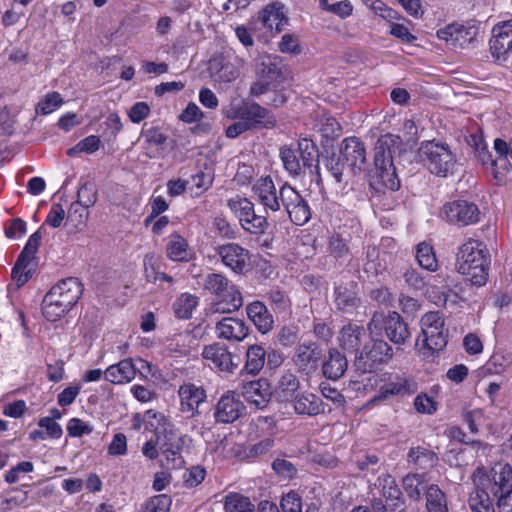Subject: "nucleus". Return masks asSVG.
I'll return each mask as SVG.
<instances>
[{
    "instance_id": "1",
    "label": "nucleus",
    "mask_w": 512,
    "mask_h": 512,
    "mask_svg": "<svg viewBox=\"0 0 512 512\" xmlns=\"http://www.w3.org/2000/svg\"><path fill=\"white\" fill-rule=\"evenodd\" d=\"M402 139L398 135L385 134L381 136L374 148L375 175L370 186L378 191L381 188L396 191L400 187L393 163V157L401 153Z\"/></svg>"
},
{
    "instance_id": "2",
    "label": "nucleus",
    "mask_w": 512,
    "mask_h": 512,
    "mask_svg": "<svg viewBox=\"0 0 512 512\" xmlns=\"http://www.w3.org/2000/svg\"><path fill=\"white\" fill-rule=\"evenodd\" d=\"M472 479L475 487L484 490L496 500L500 512H512V467L508 464H496L488 472L478 467Z\"/></svg>"
},
{
    "instance_id": "3",
    "label": "nucleus",
    "mask_w": 512,
    "mask_h": 512,
    "mask_svg": "<svg viewBox=\"0 0 512 512\" xmlns=\"http://www.w3.org/2000/svg\"><path fill=\"white\" fill-rule=\"evenodd\" d=\"M490 253L486 245L474 239L464 243L457 253L456 267L471 286H484L488 280Z\"/></svg>"
},
{
    "instance_id": "4",
    "label": "nucleus",
    "mask_w": 512,
    "mask_h": 512,
    "mask_svg": "<svg viewBox=\"0 0 512 512\" xmlns=\"http://www.w3.org/2000/svg\"><path fill=\"white\" fill-rule=\"evenodd\" d=\"M279 156L286 171L297 176L302 174L305 168L312 167L314 162L318 161L319 152L312 140L302 138L298 141L297 147L292 145L282 146Z\"/></svg>"
},
{
    "instance_id": "5",
    "label": "nucleus",
    "mask_w": 512,
    "mask_h": 512,
    "mask_svg": "<svg viewBox=\"0 0 512 512\" xmlns=\"http://www.w3.org/2000/svg\"><path fill=\"white\" fill-rule=\"evenodd\" d=\"M370 336H381L384 331L386 337L396 345L405 344L411 337L408 324L402 316L393 311L387 315L375 312L367 324Z\"/></svg>"
},
{
    "instance_id": "6",
    "label": "nucleus",
    "mask_w": 512,
    "mask_h": 512,
    "mask_svg": "<svg viewBox=\"0 0 512 512\" xmlns=\"http://www.w3.org/2000/svg\"><path fill=\"white\" fill-rule=\"evenodd\" d=\"M419 156L431 173L446 176L455 166V156L449 146L443 143L427 141L421 144Z\"/></svg>"
},
{
    "instance_id": "7",
    "label": "nucleus",
    "mask_w": 512,
    "mask_h": 512,
    "mask_svg": "<svg viewBox=\"0 0 512 512\" xmlns=\"http://www.w3.org/2000/svg\"><path fill=\"white\" fill-rule=\"evenodd\" d=\"M203 287L205 290H208L210 293L229 299L226 301L227 307H224V302H218L215 304V310L217 312L221 311L223 313L233 312L238 310L243 305V298L240 291L234 285H229V280L222 274L219 273H210L208 274L203 283Z\"/></svg>"
},
{
    "instance_id": "8",
    "label": "nucleus",
    "mask_w": 512,
    "mask_h": 512,
    "mask_svg": "<svg viewBox=\"0 0 512 512\" xmlns=\"http://www.w3.org/2000/svg\"><path fill=\"white\" fill-rule=\"evenodd\" d=\"M379 336H371L370 343L356 355L354 365L361 373L371 372L375 365L388 363L393 357L392 347Z\"/></svg>"
},
{
    "instance_id": "9",
    "label": "nucleus",
    "mask_w": 512,
    "mask_h": 512,
    "mask_svg": "<svg viewBox=\"0 0 512 512\" xmlns=\"http://www.w3.org/2000/svg\"><path fill=\"white\" fill-rule=\"evenodd\" d=\"M423 347L432 351H440L447 344L448 333L444 328V318L438 311L424 314L420 320Z\"/></svg>"
},
{
    "instance_id": "10",
    "label": "nucleus",
    "mask_w": 512,
    "mask_h": 512,
    "mask_svg": "<svg viewBox=\"0 0 512 512\" xmlns=\"http://www.w3.org/2000/svg\"><path fill=\"white\" fill-rule=\"evenodd\" d=\"M280 200L289 219L295 225L302 226L311 219L308 202L287 183L280 187Z\"/></svg>"
},
{
    "instance_id": "11",
    "label": "nucleus",
    "mask_w": 512,
    "mask_h": 512,
    "mask_svg": "<svg viewBox=\"0 0 512 512\" xmlns=\"http://www.w3.org/2000/svg\"><path fill=\"white\" fill-rule=\"evenodd\" d=\"M231 118H238L251 124V129L254 127L272 128L275 126V117L264 107L255 102L241 101L237 104H232Z\"/></svg>"
},
{
    "instance_id": "12",
    "label": "nucleus",
    "mask_w": 512,
    "mask_h": 512,
    "mask_svg": "<svg viewBox=\"0 0 512 512\" xmlns=\"http://www.w3.org/2000/svg\"><path fill=\"white\" fill-rule=\"evenodd\" d=\"M478 28L470 23H451L437 31V37L452 49H465L476 42Z\"/></svg>"
},
{
    "instance_id": "13",
    "label": "nucleus",
    "mask_w": 512,
    "mask_h": 512,
    "mask_svg": "<svg viewBox=\"0 0 512 512\" xmlns=\"http://www.w3.org/2000/svg\"><path fill=\"white\" fill-rule=\"evenodd\" d=\"M341 159L346 161L350 175H357L366 170V149L364 143L357 137L345 138L341 145Z\"/></svg>"
},
{
    "instance_id": "14",
    "label": "nucleus",
    "mask_w": 512,
    "mask_h": 512,
    "mask_svg": "<svg viewBox=\"0 0 512 512\" xmlns=\"http://www.w3.org/2000/svg\"><path fill=\"white\" fill-rule=\"evenodd\" d=\"M443 214L448 221L459 226L474 224L480 220L478 206L466 200H456L443 206Z\"/></svg>"
},
{
    "instance_id": "15",
    "label": "nucleus",
    "mask_w": 512,
    "mask_h": 512,
    "mask_svg": "<svg viewBox=\"0 0 512 512\" xmlns=\"http://www.w3.org/2000/svg\"><path fill=\"white\" fill-rule=\"evenodd\" d=\"M333 304L342 313H352L361 305L358 284L354 281H339L335 283Z\"/></svg>"
},
{
    "instance_id": "16",
    "label": "nucleus",
    "mask_w": 512,
    "mask_h": 512,
    "mask_svg": "<svg viewBox=\"0 0 512 512\" xmlns=\"http://www.w3.org/2000/svg\"><path fill=\"white\" fill-rule=\"evenodd\" d=\"M321 358L322 350L319 344L310 341L295 348L292 361L299 372L309 375L316 371Z\"/></svg>"
},
{
    "instance_id": "17",
    "label": "nucleus",
    "mask_w": 512,
    "mask_h": 512,
    "mask_svg": "<svg viewBox=\"0 0 512 512\" xmlns=\"http://www.w3.org/2000/svg\"><path fill=\"white\" fill-rule=\"evenodd\" d=\"M222 263L235 273H244L249 267V251L237 243H227L217 247Z\"/></svg>"
},
{
    "instance_id": "18",
    "label": "nucleus",
    "mask_w": 512,
    "mask_h": 512,
    "mask_svg": "<svg viewBox=\"0 0 512 512\" xmlns=\"http://www.w3.org/2000/svg\"><path fill=\"white\" fill-rule=\"evenodd\" d=\"M202 357L210 361L220 371L233 373L240 364V358L233 355L226 346L213 343L204 347Z\"/></svg>"
},
{
    "instance_id": "19",
    "label": "nucleus",
    "mask_w": 512,
    "mask_h": 512,
    "mask_svg": "<svg viewBox=\"0 0 512 512\" xmlns=\"http://www.w3.org/2000/svg\"><path fill=\"white\" fill-rule=\"evenodd\" d=\"M178 396L180 399V410L188 418L199 414L198 408L207 398L204 388L191 382L183 383L179 387Z\"/></svg>"
},
{
    "instance_id": "20",
    "label": "nucleus",
    "mask_w": 512,
    "mask_h": 512,
    "mask_svg": "<svg viewBox=\"0 0 512 512\" xmlns=\"http://www.w3.org/2000/svg\"><path fill=\"white\" fill-rule=\"evenodd\" d=\"M245 406L233 391H227L218 400L214 417L219 423H233L244 412Z\"/></svg>"
},
{
    "instance_id": "21",
    "label": "nucleus",
    "mask_w": 512,
    "mask_h": 512,
    "mask_svg": "<svg viewBox=\"0 0 512 512\" xmlns=\"http://www.w3.org/2000/svg\"><path fill=\"white\" fill-rule=\"evenodd\" d=\"M490 50L492 56L497 59H506L507 55L512 52V19L494 26L490 39Z\"/></svg>"
},
{
    "instance_id": "22",
    "label": "nucleus",
    "mask_w": 512,
    "mask_h": 512,
    "mask_svg": "<svg viewBox=\"0 0 512 512\" xmlns=\"http://www.w3.org/2000/svg\"><path fill=\"white\" fill-rule=\"evenodd\" d=\"M55 298L71 309L83 293V285L76 277H68L59 281L49 290Z\"/></svg>"
},
{
    "instance_id": "23",
    "label": "nucleus",
    "mask_w": 512,
    "mask_h": 512,
    "mask_svg": "<svg viewBox=\"0 0 512 512\" xmlns=\"http://www.w3.org/2000/svg\"><path fill=\"white\" fill-rule=\"evenodd\" d=\"M257 200L264 206L266 211L278 212L282 206L280 190L277 191L273 180L270 177L261 178L253 186Z\"/></svg>"
},
{
    "instance_id": "24",
    "label": "nucleus",
    "mask_w": 512,
    "mask_h": 512,
    "mask_svg": "<svg viewBox=\"0 0 512 512\" xmlns=\"http://www.w3.org/2000/svg\"><path fill=\"white\" fill-rule=\"evenodd\" d=\"M416 390L417 385L412 379L396 376L379 388L378 393L373 397L372 401L385 400L396 395H411L415 393Z\"/></svg>"
},
{
    "instance_id": "25",
    "label": "nucleus",
    "mask_w": 512,
    "mask_h": 512,
    "mask_svg": "<svg viewBox=\"0 0 512 512\" xmlns=\"http://www.w3.org/2000/svg\"><path fill=\"white\" fill-rule=\"evenodd\" d=\"M244 398L257 409H264L271 400V391L266 380L250 381L243 385Z\"/></svg>"
},
{
    "instance_id": "26",
    "label": "nucleus",
    "mask_w": 512,
    "mask_h": 512,
    "mask_svg": "<svg viewBox=\"0 0 512 512\" xmlns=\"http://www.w3.org/2000/svg\"><path fill=\"white\" fill-rule=\"evenodd\" d=\"M215 330L218 338L230 341H242L249 332L243 320L233 317H224L218 321Z\"/></svg>"
},
{
    "instance_id": "27",
    "label": "nucleus",
    "mask_w": 512,
    "mask_h": 512,
    "mask_svg": "<svg viewBox=\"0 0 512 512\" xmlns=\"http://www.w3.org/2000/svg\"><path fill=\"white\" fill-rule=\"evenodd\" d=\"M138 369L135 367L131 358H126L119 361L117 364L110 365L104 371L105 380L115 385H121L131 382Z\"/></svg>"
},
{
    "instance_id": "28",
    "label": "nucleus",
    "mask_w": 512,
    "mask_h": 512,
    "mask_svg": "<svg viewBox=\"0 0 512 512\" xmlns=\"http://www.w3.org/2000/svg\"><path fill=\"white\" fill-rule=\"evenodd\" d=\"M291 401L298 415L316 416L325 412V403L320 397L310 392L297 393Z\"/></svg>"
},
{
    "instance_id": "29",
    "label": "nucleus",
    "mask_w": 512,
    "mask_h": 512,
    "mask_svg": "<svg viewBox=\"0 0 512 512\" xmlns=\"http://www.w3.org/2000/svg\"><path fill=\"white\" fill-rule=\"evenodd\" d=\"M375 485L381 487L382 496L386 499L387 505L391 507L392 511H404L402 493L392 476L389 474L379 476Z\"/></svg>"
},
{
    "instance_id": "30",
    "label": "nucleus",
    "mask_w": 512,
    "mask_h": 512,
    "mask_svg": "<svg viewBox=\"0 0 512 512\" xmlns=\"http://www.w3.org/2000/svg\"><path fill=\"white\" fill-rule=\"evenodd\" d=\"M246 313L257 330L262 334H266L272 330L274 319L263 302L254 301L249 303L246 306Z\"/></svg>"
},
{
    "instance_id": "31",
    "label": "nucleus",
    "mask_w": 512,
    "mask_h": 512,
    "mask_svg": "<svg viewBox=\"0 0 512 512\" xmlns=\"http://www.w3.org/2000/svg\"><path fill=\"white\" fill-rule=\"evenodd\" d=\"M348 368V360L336 348H331L328 351L327 357L322 364L323 375L330 380H338L345 374Z\"/></svg>"
},
{
    "instance_id": "32",
    "label": "nucleus",
    "mask_w": 512,
    "mask_h": 512,
    "mask_svg": "<svg viewBox=\"0 0 512 512\" xmlns=\"http://www.w3.org/2000/svg\"><path fill=\"white\" fill-rule=\"evenodd\" d=\"M258 76L271 89H277L288 80L289 72L284 66L269 59L267 62L263 61L261 63V70Z\"/></svg>"
},
{
    "instance_id": "33",
    "label": "nucleus",
    "mask_w": 512,
    "mask_h": 512,
    "mask_svg": "<svg viewBox=\"0 0 512 512\" xmlns=\"http://www.w3.org/2000/svg\"><path fill=\"white\" fill-rule=\"evenodd\" d=\"M366 335V331L363 326L348 323L343 326L339 333V345L348 351H353L356 355H359V347Z\"/></svg>"
},
{
    "instance_id": "34",
    "label": "nucleus",
    "mask_w": 512,
    "mask_h": 512,
    "mask_svg": "<svg viewBox=\"0 0 512 512\" xmlns=\"http://www.w3.org/2000/svg\"><path fill=\"white\" fill-rule=\"evenodd\" d=\"M192 439L188 435H180L163 450L168 468H181L185 461L182 452L190 447Z\"/></svg>"
},
{
    "instance_id": "35",
    "label": "nucleus",
    "mask_w": 512,
    "mask_h": 512,
    "mask_svg": "<svg viewBox=\"0 0 512 512\" xmlns=\"http://www.w3.org/2000/svg\"><path fill=\"white\" fill-rule=\"evenodd\" d=\"M209 71L215 81L225 83L234 81L239 75L238 69L222 55L209 61Z\"/></svg>"
},
{
    "instance_id": "36",
    "label": "nucleus",
    "mask_w": 512,
    "mask_h": 512,
    "mask_svg": "<svg viewBox=\"0 0 512 512\" xmlns=\"http://www.w3.org/2000/svg\"><path fill=\"white\" fill-rule=\"evenodd\" d=\"M37 249L25 245L12 269V276L16 279L18 286L24 285L30 278V272L26 271L27 266L34 258Z\"/></svg>"
},
{
    "instance_id": "37",
    "label": "nucleus",
    "mask_w": 512,
    "mask_h": 512,
    "mask_svg": "<svg viewBox=\"0 0 512 512\" xmlns=\"http://www.w3.org/2000/svg\"><path fill=\"white\" fill-rule=\"evenodd\" d=\"M261 21L266 28L281 32L287 23L283 6L277 3L267 5L261 13Z\"/></svg>"
},
{
    "instance_id": "38",
    "label": "nucleus",
    "mask_w": 512,
    "mask_h": 512,
    "mask_svg": "<svg viewBox=\"0 0 512 512\" xmlns=\"http://www.w3.org/2000/svg\"><path fill=\"white\" fill-rule=\"evenodd\" d=\"M266 350L258 344L250 345L246 351V361L243 370L252 376L257 375L264 367Z\"/></svg>"
},
{
    "instance_id": "39",
    "label": "nucleus",
    "mask_w": 512,
    "mask_h": 512,
    "mask_svg": "<svg viewBox=\"0 0 512 512\" xmlns=\"http://www.w3.org/2000/svg\"><path fill=\"white\" fill-rule=\"evenodd\" d=\"M408 461L418 469H430L438 462V456L426 447H412L408 452Z\"/></svg>"
},
{
    "instance_id": "40",
    "label": "nucleus",
    "mask_w": 512,
    "mask_h": 512,
    "mask_svg": "<svg viewBox=\"0 0 512 512\" xmlns=\"http://www.w3.org/2000/svg\"><path fill=\"white\" fill-rule=\"evenodd\" d=\"M299 386L300 382L294 373H284L280 377L276 388L278 399L283 402L291 401L297 395Z\"/></svg>"
},
{
    "instance_id": "41",
    "label": "nucleus",
    "mask_w": 512,
    "mask_h": 512,
    "mask_svg": "<svg viewBox=\"0 0 512 512\" xmlns=\"http://www.w3.org/2000/svg\"><path fill=\"white\" fill-rule=\"evenodd\" d=\"M425 501L427 512H449L446 495L436 484L427 486Z\"/></svg>"
},
{
    "instance_id": "42",
    "label": "nucleus",
    "mask_w": 512,
    "mask_h": 512,
    "mask_svg": "<svg viewBox=\"0 0 512 512\" xmlns=\"http://www.w3.org/2000/svg\"><path fill=\"white\" fill-rule=\"evenodd\" d=\"M70 309L59 301L49 291L42 301V313L48 321H56L64 316Z\"/></svg>"
},
{
    "instance_id": "43",
    "label": "nucleus",
    "mask_w": 512,
    "mask_h": 512,
    "mask_svg": "<svg viewBox=\"0 0 512 512\" xmlns=\"http://www.w3.org/2000/svg\"><path fill=\"white\" fill-rule=\"evenodd\" d=\"M227 205L239 218L241 226L256 214L254 211V204L247 198L237 196L229 199Z\"/></svg>"
},
{
    "instance_id": "44",
    "label": "nucleus",
    "mask_w": 512,
    "mask_h": 512,
    "mask_svg": "<svg viewBox=\"0 0 512 512\" xmlns=\"http://www.w3.org/2000/svg\"><path fill=\"white\" fill-rule=\"evenodd\" d=\"M225 512H254L250 499L242 494L231 492L224 498Z\"/></svg>"
},
{
    "instance_id": "45",
    "label": "nucleus",
    "mask_w": 512,
    "mask_h": 512,
    "mask_svg": "<svg viewBox=\"0 0 512 512\" xmlns=\"http://www.w3.org/2000/svg\"><path fill=\"white\" fill-rule=\"evenodd\" d=\"M424 483H425V474L424 473L408 474L402 480V484H403V488H404L405 492L407 493V495L410 498H412L414 500H419L421 498L422 491L426 492L427 487H424Z\"/></svg>"
},
{
    "instance_id": "46",
    "label": "nucleus",
    "mask_w": 512,
    "mask_h": 512,
    "mask_svg": "<svg viewBox=\"0 0 512 512\" xmlns=\"http://www.w3.org/2000/svg\"><path fill=\"white\" fill-rule=\"evenodd\" d=\"M188 243L178 234L171 237L166 247V253L169 259L173 261H187L188 257Z\"/></svg>"
},
{
    "instance_id": "47",
    "label": "nucleus",
    "mask_w": 512,
    "mask_h": 512,
    "mask_svg": "<svg viewBox=\"0 0 512 512\" xmlns=\"http://www.w3.org/2000/svg\"><path fill=\"white\" fill-rule=\"evenodd\" d=\"M493 500L490 494L475 487V491L470 494L468 503L473 512H495Z\"/></svg>"
},
{
    "instance_id": "48",
    "label": "nucleus",
    "mask_w": 512,
    "mask_h": 512,
    "mask_svg": "<svg viewBox=\"0 0 512 512\" xmlns=\"http://www.w3.org/2000/svg\"><path fill=\"white\" fill-rule=\"evenodd\" d=\"M198 305V298L189 293L180 295L173 304L175 315L180 319H189Z\"/></svg>"
},
{
    "instance_id": "49",
    "label": "nucleus",
    "mask_w": 512,
    "mask_h": 512,
    "mask_svg": "<svg viewBox=\"0 0 512 512\" xmlns=\"http://www.w3.org/2000/svg\"><path fill=\"white\" fill-rule=\"evenodd\" d=\"M416 258L419 265L429 271H435L437 268V260L433 249L426 243H420L417 246Z\"/></svg>"
},
{
    "instance_id": "50",
    "label": "nucleus",
    "mask_w": 512,
    "mask_h": 512,
    "mask_svg": "<svg viewBox=\"0 0 512 512\" xmlns=\"http://www.w3.org/2000/svg\"><path fill=\"white\" fill-rule=\"evenodd\" d=\"M342 155L339 152V154L333 153L331 156H329L326 159L325 166L327 170L331 173V175L334 177L336 182L340 183L343 181L345 172L348 171L346 161L344 159H341ZM350 174L349 172H347Z\"/></svg>"
},
{
    "instance_id": "51",
    "label": "nucleus",
    "mask_w": 512,
    "mask_h": 512,
    "mask_svg": "<svg viewBox=\"0 0 512 512\" xmlns=\"http://www.w3.org/2000/svg\"><path fill=\"white\" fill-rule=\"evenodd\" d=\"M171 503L170 496L166 494L156 495L145 502L142 512H168Z\"/></svg>"
},
{
    "instance_id": "52",
    "label": "nucleus",
    "mask_w": 512,
    "mask_h": 512,
    "mask_svg": "<svg viewBox=\"0 0 512 512\" xmlns=\"http://www.w3.org/2000/svg\"><path fill=\"white\" fill-rule=\"evenodd\" d=\"M97 201V191L93 185L85 183L81 185L77 193V201L86 209L93 206Z\"/></svg>"
},
{
    "instance_id": "53",
    "label": "nucleus",
    "mask_w": 512,
    "mask_h": 512,
    "mask_svg": "<svg viewBox=\"0 0 512 512\" xmlns=\"http://www.w3.org/2000/svg\"><path fill=\"white\" fill-rule=\"evenodd\" d=\"M267 297L275 311L283 312L290 305L288 296L279 288L270 289L267 293Z\"/></svg>"
},
{
    "instance_id": "54",
    "label": "nucleus",
    "mask_w": 512,
    "mask_h": 512,
    "mask_svg": "<svg viewBox=\"0 0 512 512\" xmlns=\"http://www.w3.org/2000/svg\"><path fill=\"white\" fill-rule=\"evenodd\" d=\"M280 506L282 512H302V498L297 492L290 491L282 496Z\"/></svg>"
},
{
    "instance_id": "55",
    "label": "nucleus",
    "mask_w": 512,
    "mask_h": 512,
    "mask_svg": "<svg viewBox=\"0 0 512 512\" xmlns=\"http://www.w3.org/2000/svg\"><path fill=\"white\" fill-rule=\"evenodd\" d=\"M512 363V356L510 354L494 353L489 359L487 366L488 370L496 374L503 372Z\"/></svg>"
},
{
    "instance_id": "56",
    "label": "nucleus",
    "mask_w": 512,
    "mask_h": 512,
    "mask_svg": "<svg viewBox=\"0 0 512 512\" xmlns=\"http://www.w3.org/2000/svg\"><path fill=\"white\" fill-rule=\"evenodd\" d=\"M63 102L61 95L57 92L49 93L46 95L45 99L38 103L36 107V112H40L43 115H47L53 112L57 107H59Z\"/></svg>"
},
{
    "instance_id": "57",
    "label": "nucleus",
    "mask_w": 512,
    "mask_h": 512,
    "mask_svg": "<svg viewBox=\"0 0 512 512\" xmlns=\"http://www.w3.org/2000/svg\"><path fill=\"white\" fill-rule=\"evenodd\" d=\"M357 467L362 471H367L372 474L380 469V459L375 454H365L358 457L356 461Z\"/></svg>"
},
{
    "instance_id": "58",
    "label": "nucleus",
    "mask_w": 512,
    "mask_h": 512,
    "mask_svg": "<svg viewBox=\"0 0 512 512\" xmlns=\"http://www.w3.org/2000/svg\"><path fill=\"white\" fill-rule=\"evenodd\" d=\"M268 227V221L265 216L254 214L242 228L252 234H262Z\"/></svg>"
},
{
    "instance_id": "59",
    "label": "nucleus",
    "mask_w": 512,
    "mask_h": 512,
    "mask_svg": "<svg viewBox=\"0 0 512 512\" xmlns=\"http://www.w3.org/2000/svg\"><path fill=\"white\" fill-rule=\"evenodd\" d=\"M157 259L153 254H147L144 257L143 265H144V275L148 282H156L159 279Z\"/></svg>"
},
{
    "instance_id": "60",
    "label": "nucleus",
    "mask_w": 512,
    "mask_h": 512,
    "mask_svg": "<svg viewBox=\"0 0 512 512\" xmlns=\"http://www.w3.org/2000/svg\"><path fill=\"white\" fill-rule=\"evenodd\" d=\"M378 253L376 248L369 247L366 252V262L363 265V270L367 274V277L376 276L381 272V265L375 261Z\"/></svg>"
},
{
    "instance_id": "61",
    "label": "nucleus",
    "mask_w": 512,
    "mask_h": 512,
    "mask_svg": "<svg viewBox=\"0 0 512 512\" xmlns=\"http://www.w3.org/2000/svg\"><path fill=\"white\" fill-rule=\"evenodd\" d=\"M329 250L331 255L336 259L344 258L349 254L348 246L338 234L331 236L329 240Z\"/></svg>"
},
{
    "instance_id": "62",
    "label": "nucleus",
    "mask_w": 512,
    "mask_h": 512,
    "mask_svg": "<svg viewBox=\"0 0 512 512\" xmlns=\"http://www.w3.org/2000/svg\"><path fill=\"white\" fill-rule=\"evenodd\" d=\"M179 436L171 424L163 425L162 428L156 430L157 442L163 450L168 447V443H172Z\"/></svg>"
},
{
    "instance_id": "63",
    "label": "nucleus",
    "mask_w": 512,
    "mask_h": 512,
    "mask_svg": "<svg viewBox=\"0 0 512 512\" xmlns=\"http://www.w3.org/2000/svg\"><path fill=\"white\" fill-rule=\"evenodd\" d=\"M206 471L201 466H193L184 474V483L186 487L192 488L199 485L205 478Z\"/></svg>"
},
{
    "instance_id": "64",
    "label": "nucleus",
    "mask_w": 512,
    "mask_h": 512,
    "mask_svg": "<svg viewBox=\"0 0 512 512\" xmlns=\"http://www.w3.org/2000/svg\"><path fill=\"white\" fill-rule=\"evenodd\" d=\"M92 431L93 428L79 418H72L67 424V432L71 437H81Z\"/></svg>"
}]
</instances>
